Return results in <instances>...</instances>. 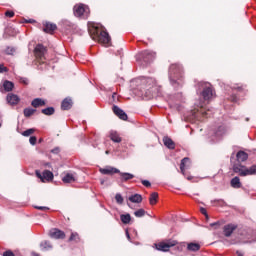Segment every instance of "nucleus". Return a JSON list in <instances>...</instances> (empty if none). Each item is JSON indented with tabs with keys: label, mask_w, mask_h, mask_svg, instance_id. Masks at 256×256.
I'll list each match as a JSON object with an SVG mask.
<instances>
[{
	"label": "nucleus",
	"mask_w": 256,
	"mask_h": 256,
	"mask_svg": "<svg viewBox=\"0 0 256 256\" xmlns=\"http://www.w3.org/2000/svg\"><path fill=\"white\" fill-rule=\"evenodd\" d=\"M125 233H126V237H127L128 241H131V235L129 234V230L126 229Z\"/></svg>",
	"instance_id": "obj_53"
},
{
	"label": "nucleus",
	"mask_w": 256,
	"mask_h": 256,
	"mask_svg": "<svg viewBox=\"0 0 256 256\" xmlns=\"http://www.w3.org/2000/svg\"><path fill=\"white\" fill-rule=\"evenodd\" d=\"M112 111L114 115H116V117L120 118L122 121H127L128 119L127 113H125L123 109L119 108V106L113 105Z\"/></svg>",
	"instance_id": "obj_12"
},
{
	"label": "nucleus",
	"mask_w": 256,
	"mask_h": 256,
	"mask_svg": "<svg viewBox=\"0 0 256 256\" xmlns=\"http://www.w3.org/2000/svg\"><path fill=\"white\" fill-rule=\"evenodd\" d=\"M77 239H79V234L72 233L70 238H69V241H77Z\"/></svg>",
	"instance_id": "obj_41"
},
{
	"label": "nucleus",
	"mask_w": 256,
	"mask_h": 256,
	"mask_svg": "<svg viewBox=\"0 0 256 256\" xmlns=\"http://www.w3.org/2000/svg\"><path fill=\"white\" fill-rule=\"evenodd\" d=\"M210 227H219V222L211 223Z\"/></svg>",
	"instance_id": "obj_55"
},
{
	"label": "nucleus",
	"mask_w": 256,
	"mask_h": 256,
	"mask_svg": "<svg viewBox=\"0 0 256 256\" xmlns=\"http://www.w3.org/2000/svg\"><path fill=\"white\" fill-rule=\"evenodd\" d=\"M119 175L121 176V181H130V179L135 177L133 174L127 172H120Z\"/></svg>",
	"instance_id": "obj_31"
},
{
	"label": "nucleus",
	"mask_w": 256,
	"mask_h": 256,
	"mask_svg": "<svg viewBox=\"0 0 256 256\" xmlns=\"http://www.w3.org/2000/svg\"><path fill=\"white\" fill-rule=\"evenodd\" d=\"M21 83H24V85H28L29 84V79L21 78Z\"/></svg>",
	"instance_id": "obj_52"
},
{
	"label": "nucleus",
	"mask_w": 256,
	"mask_h": 256,
	"mask_svg": "<svg viewBox=\"0 0 256 256\" xmlns=\"http://www.w3.org/2000/svg\"><path fill=\"white\" fill-rule=\"evenodd\" d=\"M6 53H7L8 55H13V53H15V49H13V48H7Z\"/></svg>",
	"instance_id": "obj_50"
},
{
	"label": "nucleus",
	"mask_w": 256,
	"mask_h": 256,
	"mask_svg": "<svg viewBox=\"0 0 256 256\" xmlns=\"http://www.w3.org/2000/svg\"><path fill=\"white\" fill-rule=\"evenodd\" d=\"M163 143L165 145V147H167L168 149H175V142H173V140L169 137H164L163 138Z\"/></svg>",
	"instance_id": "obj_27"
},
{
	"label": "nucleus",
	"mask_w": 256,
	"mask_h": 256,
	"mask_svg": "<svg viewBox=\"0 0 256 256\" xmlns=\"http://www.w3.org/2000/svg\"><path fill=\"white\" fill-rule=\"evenodd\" d=\"M117 101H119V98H118V96H117V93L114 92V93L112 94V102H113V103H117Z\"/></svg>",
	"instance_id": "obj_47"
},
{
	"label": "nucleus",
	"mask_w": 256,
	"mask_h": 256,
	"mask_svg": "<svg viewBox=\"0 0 256 256\" xmlns=\"http://www.w3.org/2000/svg\"><path fill=\"white\" fill-rule=\"evenodd\" d=\"M145 209L140 208L137 211L134 212L135 217L141 218V217H145Z\"/></svg>",
	"instance_id": "obj_38"
},
{
	"label": "nucleus",
	"mask_w": 256,
	"mask_h": 256,
	"mask_svg": "<svg viewBox=\"0 0 256 256\" xmlns=\"http://www.w3.org/2000/svg\"><path fill=\"white\" fill-rule=\"evenodd\" d=\"M32 255H33V256H39V254H37V253H35V252H33Z\"/></svg>",
	"instance_id": "obj_58"
},
{
	"label": "nucleus",
	"mask_w": 256,
	"mask_h": 256,
	"mask_svg": "<svg viewBox=\"0 0 256 256\" xmlns=\"http://www.w3.org/2000/svg\"><path fill=\"white\" fill-rule=\"evenodd\" d=\"M136 83L139 85L142 95H145L147 99H151L155 97V95H159L161 91V87L157 85V81L151 77H139L136 79Z\"/></svg>",
	"instance_id": "obj_1"
},
{
	"label": "nucleus",
	"mask_w": 256,
	"mask_h": 256,
	"mask_svg": "<svg viewBox=\"0 0 256 256\" xmlns=\"http://www.w3.org/2000/svg\"><path fill=\"white\" fill-rule=\"evenodd\" d=\"M6 101L7 103H9V105H17L19 101H21V99L19 98V96L10 93L7 95Z\"/></svg>",
	"instance_id": "obj_19"
},
{
	"label": "nucleus",
	"mask_w": 256,
	"mask_h": 256,
	"mask_svg": "<svg viewBox=\"0 0 256 256\" xmlns=\"http://www.w3.org/2000/svg\"><path fill=\"white\" fill-rule=\"evenodd\" d=\"M30 145H36L37 144V137L31 136L29 139Z\"/></svg>",
	"instance_id": "obj_42"
},
{
	"label": "nucleus",
	"mask_w": 256,
	"mask_h": 256,
	"mask_svg": "<svg viewBox=\"0 0 256 256\" xmlns=\"http://www.w3.org/2000/svg\"><path fill=\"white\" fill-rule=\"evenodd\" d=\"M41 113H43V115H53L55 113V108L53 107H47L41 110Z\"/></svg>",
	"instance_id": "obj_35"
},
{
	"label": "nucleus",
	"mask_w": 256,
	"mask_h": 256,
	"mask_svg": "<svg viewBox=\"0 0 256 256\" xmlns=\"http://www.w3.org/2000/svg\"><path fill=\"white\" fill-rule=\"evenodd\" d=\"M63 24L66 25L67 27H71V22L64 20Z\"/></svg>",
	"instance_id": "obj_54"
},
{
	"label": "nucleus",
	"mask_w": 256,
	"mask_h": 256,
	"mask_svg": "<svg viewBox=\"0 0 256 256\" xmlns=\"http://www.w3.org/2000/svg\"><path fill=\"white\" fill-rule=\"evenodd\" d=\"M99 172L102 175H115V173H120V170L113 166H106L105 168H100Z\"/></svg>",
	"instance_id": "obj_16"
},
{
	"label": "nucleus",
	"mask_w": 256,
	"mask_h": 256,
	"mask_svg": "<svg viewBox=\"0 0 256 256\" xmlns=\"http://www.w3.org/2000/svg\"><path fill=\"white\" fill-rule=\"evenodd\" d=\"M45 53H47V48H45L43 44L36 45L34 55L37 57V59H43V57H45Z\"/></svg>",
	"instance_id": "obj_13"
},
{
	"label": "nucleus",
	"mask_w": 256,
	"mask_h": 256,
	"mask_svg": "<svg viewBox=\"0 0 256 256\" xmlns=\"http://www.w3.org/2000/svg\"><path fill=\"white\" fill-rule=\"evenodd\" d=\"M227 133V128L225 126H220L218 129L215 131L214 135L217 140L221 139L223 135Z\"/></svg>",
	"instance_id": "obj_24"
},
{
	"label": "nucleus",
	"mask_w": 256,
	"mask_h": 256,
	"mask_svg": "<svg viewBox=\"0 0 256 256\" xmlns=\"http://www.w3.org/2000/svg\"><path fill=\"white\" fill-rule=\"evenodd\" d=\"M198 87L203 89L201 92V96L203 97L204 101H211V98L215 95V92H213V88H211V85L205 82H200L198 83Z\"/></svg>",
	"instance_id": "obj_9"
},
{
	"label": "nucleus",
	"mask_w": 256,
	"mask_h": 256,
	"mask_svg": "<svg viewBox=\"0 0 256 256\" xmlns=\"http://www.w3.org/2000/svg\"><path fill=\"white\" fill-rule=\"evenodd\" d=\"M8 69L3 64H0V73H7Z\"/></svg>",
	"instance_id": "obj_49"
},
{
	"label": "nucleus",
	"mask_w": 256,
	"mask_h": 256,
	"mask_svg": "<svg viewBox=\"0 0 256 256\" xmlns=\"http://www.w3.org/2000/svg\"><path fill=\"white\" fill-rule=\"evenodd\" d=\"M35 209H39L40 211H49V207L46 206H35Z\"/></svg>",
	"instance_id": "obj_45"
},
{
	"label": "nucleus",
	"mask_w": 256,
	"mask_h": 256,
	"mask_svg": "<svg viewBox=\"0 0 256 256\" xmlns=\"http://www.w3.org/2000/svg\"><path fill=\"white\" fill-rule=\"evenodd\" d=\"M235 229H237V226H235L233 224L225 225L224 226L225 237H231V235H233V231H235Z\"/></svg>",
	"instance_id": "obj_21"
},
{
	"label": "nucleus",
	"mask_w": 256,
	"mask_h": 256,
	"mask_svg": "<svg viewBox=\"0 0 256 256\" xmlns=\"http://www.w3.org/2000/svg\"><path fill=\"white\" fill-rule=\"evenodd\" d=\"M158 198H159V194L157 192L152 193L149 198L150 205H155L157 203Z\"/></svg>",
	"instance_id": "obj_34"
},
{
	"label": "nucleus",
	"mask_w": 256,
	"mask_h": 256,
	"mask_svg": "<svg viewBox=\"0 0 256 256\" xmlns=\"http://www.w3.org/2000/svg\"><path fill=\"white\" fill-rule=\"evenodd\" d=\"M236 159L238 163L234 164L232 169L235 173H237V175H239L240 177H248L249 175H256V165H253L250 168H247V166L241 164L247 161V159H249V154H247L243 150H240L236 154Z\"/></svg>",
	"instance_id": "obj_2"
},
{
	"label": "nucleus",
	"mask_w": 256,
	"mask_h": 256,
	"mask_svg": "<svg viewBox=\"0 0 256 256\" xmlns=\"http://www.w3.org/2000/svg\"><path fill=\"white\" fill-rule=\"evenodd\" d=\"M230 185L231 187H233V189H241V187H243V185L241 184V179H239L238 176H235L231 179Z\"/></svg>",
	"instance_id": "obj_22"
},
{
	"label": "nucleus",
	"mask_w": 256,
	"mask_h": 256,
	"mask_svg": "<svg viewBox=\"0 0 256 256\" xmlns=\"http://www.w3.org/2000/svg\"><path fill=\"white\" fill-rule=\"evenodd\" d=\"M169 81L171 86L183 87V67L179 64H172L169 68Z\"/></svg>",
	"instance_id": "obj_3"
},
{
	"label": "nucleus",
	"mask_w": 256,
	"mask_h": 256,
	"mask_svg": "<svg viewBox=\"0 0 256 256\" xmlns=\"http://www.w3.org/2000/svg\"><path fill=\"white\" fill-rule=\"evenodd\" d=\"M188 181H191V177L187 176Z\"/></svg>",
	"instance_id": "obj_59"
},
{
	"label": "nucleus",
	"mask_w": 256,
	"mask_h": 256,
	"mask_svg": "<svg viewBox=\"0 0 256 256\" xmlns=\"http://www.w3.org/2000/svg\"><path fill=\"white\" fill-rule=\"evenodd\" d=\"M224 89L226 93V99H228V101H232V103H237V101L239 100V98L237 97V93H242V91H245V88L238 84H235L233 86L226 85Z\"/></svg>",
	"instance_id": "obj_5"
},
{
	"label": "nucleus",
	"mask_w": 256,
	"mask_h": 256,
	"mask_svg": "<svg viewBox=\"0 0 256 256\" xmlns=\"http://www.w3.org/2000/svg\"><path fill=\"white\" fill-rule=\"evenodd\" d=\"M5 16H6V17H10V18H11V17H15V12H13V11H6V12H5Z\"/></svg>",
	"instance_id": "obj_46"
},
{
	"label": "nucleus",
	"mask_w": 256,
	"mask_h": 256,
	"mask_svg": "<svg viewBox=\"0 0 256 256\" xmlns=\"http://www.w3.org/2000/svg\"><path fill=\"white\" fill-rule=\"evenodd\" d=\"M35 133V129L30 128L27 129L26 131L22 132L23 137H29L30 135H33Z\"/></svg>",
	"instance_id": "obj_40"
},
{
	"label": "nucleus",
	"mask_w": 256,
	"mask_h": 256,
	"mask_svg": "<svg viewBox=\"0 0 256 256\" xmlns=\"http://www.w3.org/2000/svg\"><path fill=\"white\" fill-rule=\"evenodd\" d=\"M63 183H73L75 181V176L71 173H67L63 178H62Z\"/></svg>",
	"instance_id": "obj_32"
},
{
	"label": "nucleus",
	"mask_w": 256,
	"mask_h": 256,
	"mask_svg": "<svg viewBox=\"0 0 256 256\" xmlns=\"http://www.w3.org/2000/svg\"><path fill=\"white\" fill-rule=\"evenodd\" d=\"M171 247H174V249L178 250L179 252L183 251V245L179 244L176 240H168L166 242H161L158 245H156V248L158 251H164L167 252Z\"/></svg>",
	"instance_id": "obj_7"
},
{
	"label": "nucleus",
	"mask_w": 256,
	"mask_h": 256,
	"mask_svg": "<svg viewBox=\"0 0 256 256\" xmlns=\"http://www.w3.org/2000/svg\"><path fill=\"white\" fill-rule=\"evenodd\" d=\"M213 111L207 108H203V104H200L199 109L191 112L192 119H196V121H203V117H211Z\"/></svg>",
	"instance_id": "obj_8"
},
{
	"label": "nucleus",
	"mask_w": 256,
	"mask_h": 256,
	"mask_svg": "<svg viewBox=\"0 0 256 256\" xmlns=\"http://www.w3.org/2000/svg\"><path fill=\"white\" fill-rule=\"evenodd\" d=\"M3 87H4L5 91L9 92V91H13L15 84H13V82H11L9 80H5L3 83Z\"/></svg>",
	"instance_id": "obj_30"
},
{
	"label": "nucleus",
	"mask_w": 256,
	"mask_h": 256,
	"mask_svg": "<svg viewBox=\"0 0 256 256\" xmlns=\"http://www.w3.org/2000/svg\"><path fill=\"white\" fill-rule=\"evenodd\" d=\"M200 212L202 213V215L206 217V219H209V214H207V209L202 207L200 208Z\"/></svg>",
	"instance_id": "obj_44"
},
{
	"label": "nucleus",
	"mask_w": 256,
	"mask_h": 256,
	"mask_svg": "<svg viewBox=\"0 0 256 256\" xmlns=\"http://www.w3.org/2000/svg\"><path fill=\"white\" fill-rule=\"evenodd\" d=\"M57 29V24H53L50 22H46L44 24L43 31L44 33H49L50 35H53V32Z\"/></svg>",
	"instance_id": "obj_18"
},
{
	"label": "nucleus",
	"mask_w": 256,
	"mask_h": 256,
	"mask_svg": "<svg viewBox=\"0 0 256 256\" xmlns=\"http://www.w3.org/2000/svg\"><path fill=\"white\" fill-rule=\"evenodd\" d=\"M36 175L38 179H41V181H53V172L49 170H45L42 174L39 173V171H36Z\"/></svg>",
	"instance_id": "obj_14"
},
{
	"label": "nucleus",
	"mask_w": 256,
	"mask_h": 256,
	"mask_svg": "<svg viewBox=\"0 0 256 256\" xmlns=\"http://www.w3.org/2000/svg\"><path fill=\"white\" fill-rule=\"evenodd\" d=\"M103 183H105V181H104V180H101V185H103Z\"/></svg>",
	"instance_id": "obj_60"
},
{
	"label": "nucleus",
	"mask_w": 256,
	"mask_h": 256,
	"mask_svg": "<svg viewBox=\"0 0 256 256\" xmlns=\"http://www.w3.org/2000/svg\"><path fill=\"white\" fill-rule=\"evenodd\" d=\"M110 139L113 141V143H121V141H123L119 133L113 130L110 131Z\"/></svg>",
	"instance_id": "obj_23"
},
{
	"label": "nucleus",
	"mask_w": 256,
	"mask_h": 256,
	"mask_svg": "<svg viewBox=\"0 0 256 256\" xmlns=\"http://www.w3.org/2000/svg\"><path fill=\"white\" fill-rule=\"evenodd\" d=\"M120 221L124 224V225H129L131 223V214L127 213V214H121L120 215Z\"/></svg>",
	"instance_id": "obj_29"
},
{
	"label": "nucleus",
	"mask_w": 256,
	"mask_h": 256,
	"mask_svg": "<svg viewBox=\"0 0 256 256\" xmlns=\"http://www.w3.org/2000/svg\"><path fill=\"white\" fill-rule=\"evenodd\" d=\"M119 55H121V51H118Z\"/></svg>",
	"instance_id": "obj_61"
},
{
	"label": "nucleus",
	"mask_w": 256,
	"mask_h": 256,
	"mask_svg": "<svg viewBox=\"0 0 256 256\" xmlns=\"http://www.w3.org/2000/svg\"><path fill=\"white\" fill-rule=\"evenodd\" d=\"M156 54L151 50H144L136 55V61L142 67H147L150 63L155 61Z\"/></svg>",
	"instance_id": "obj_4"
},
{
	"label": "nucleus",
	"mask_w": 256,
	"mask_h": 256,
	"mask_svg": "<svg viewBox=\"0 0 256 256\" xmlns=\"http://www.w3.org/2000/svg\"><path fill=\"white\" fill-rule=\"evenodd\" d=\"M184 98L182 93H177L171 96L169 105L172 109H177V111H181V103H183Z\"/></svg>",
	"instance_id": "obj_11"
},
{
	"label": "nucleus",
	"mask_w": 256,
	"mask_h": 256,
	"mask_svg": "<svg viewBox=\"0 0 256 256\" xmlns=\"http://www.w3.org/2000/svg\"><path fill=\"white\" fill-rule=\"evenodd\" d=\"M49 236L52 239H65V232H63L62 230H59L57 228H54V229L50 230Z\"/></svg>",
	"instance_id": "obj_17"
},
{
	"label": "nucleus",
	"mask_w": 256,
	"mask_h": 256,
	"mask_svg": "<svg viewBox=\"0 0 256 256\" xmlns=\"http://www.w3.org/2000/svg\"><path fill=\"white\" fill-rule=\"evenodd\" d=\"M26 23H35V20H33V19L26 20Z\"/></svg>",
	"instance_id": "obj_57"
},
{
	"label": "nucleus",
	"mask_w": 256,
	"mask_h": 256,
	"mask_svg": "<svg viewBox=\"0 0 256 256\" xmlns=\"http://www.w3.org/2000/svg\"><path fill=\"white\" fill-rule=\"evenodd\" d=\"M94 29L98 37L99 43L105 45L106 47H109V45L111 44V36H109V33L103 30L104 28L101 25L94 26Z\"/></svg>",
	"instance_id": "obj_6"
},
{
	"label": "nucleus",
	"mask_w": 256,
	"mask_h": 256,
	"mask_svg": "<svg viewBox=\"0 0 256 256\" xmlns=\"http://www.w3.org/2000/svg\"><path fill=\"white\" fill-rule=\"evenodd\" d=\"M73 107V100L71 98H65L61 103L62 111H69Z\"/></svg>",
	"instance_id": "obj_20"
},
{
	"label": "nucleus",
	"mask_w": 256,
	"mask_h": 256,
	"mask_svg": "<svg viewBox=\"0 0 256 256\" xmlns=\"http://www.w3.org/2000/svg\"><path fill=\"white\" fill-rule=\"evenodd\" d=\"M199 249H201V244L200 243L190 242L187 245V250L192 251L193 253L199 251Z\"/></svg>",
	"instance_id": "obj_25"
},
{
	"label": "nucleus",
	"mask_w": 256,
	"mask_h": 256,
	"mask_svg": "<svg viewBox=\"0 0 256 256\" xmlns=\"http://www.w3.org/2000/svg\"><path fill=\"white\" fill-rule=\"evenodd\" d=\"M115 199H116V203H117L118 205H123L124 199H123V196H122L120 193H117V194L115 195Z\"/></svg>",
	"instance_id": "obj_39"
},
{
	"label": "nucleus",
	"mask_w": 256,
	"mask_h": 256,
	"mask_svg": "<svg viewBox=\"0 0 256 256\" xmlns=\"http://www.w3.org/2000/svg\"><path fill=\"white\" fill-rule=\"evenodd\" d=\"M187 169H191V159H189L188 157H185L181 160V164H180V171L182 175H184V177H185V171H187Z\"/></svg>",
	"instance_id": "obj_15"
},
{
	"label": "nucleus",
	"mask_w": 256,
	"mask_h": 256,
	"mask_svg": "<svg viewBox=\"0 0 256 256\" xmlns=\"http://www.w3.org/2000/svg\"><path fill=\"white\" fill-rule=\"evenodd\" d=\"M73 12L75 17H81L82 19H87V17H89V7L83 4L75 5Z\"/></svg>",
	"instance_id": "obj_10"
},
{
	"label": "nucleus",
	"mask_w": 256,
	"mask_h": 256,
	"mask_svg": "<svg viewBox=\"0 0 256 256\" xmlns=\"http://www.w3.org/2000/svg\"><path fill=\"white\" fill-rule=\"evenodd\" d=\"M141 183L144 187H151V182H149V180H142Z\"/></svg>",
	"instance_id": "obj_48"
},
{
	"label": "nucleus",
	"mask_w": 256,
	"mask_h": 256,
	"mask_svg": "<svg viewBox=\"0 0 256 256\" xmlns=\"http://www.w3.org/2000/svg\"><path fill=\"white\" fill-rule=\"evenodd\" d=\"M127 205H128V207H131V205H129V203Z\"/></svg>",
	"instance_id": "obj_62"
},
{
	"label": "nucleus",
	"mask_w": 256,
	"mask_h": 256,
	"mask_svg": "<svg viewBox=\"0 0 256 256\" xmlns=\"http://www.w3.org/2000/svg\"><path fill=\"white\" fill-rule=\"evenodd\" d=\"M35 111H37V110H35L33 108H25L24 109V116L31 117V115L35 114Z\"/></svg>",
	"instance_id": "obj_37"
},
{
	"label": "nucleus",
	"mask_w": 256,
	"mask_h": 256,
	"mask_svg": "<svg viewBox=\"0 0 256 256\" xmlns=\"http://www.w3.org/2000/svg\"><path fill=\"white\" fill-rule=\"evenodd\" d=\"M211 203H216L217 207H227V202L223 199L212 200Z\"/></svg>",
	"instance_id": "obj_36"
},
{
	"label": "nucleus",
	"mask_w": 256,
	"mask_h": 256,
	"mask_svg": "<svg viewBox=\"0 0 256 256\" xmlns=\"http://www.w3.org/2000/svg\"><path fill=\"white\" fill-rule=\"evenodd\" d=\"M3 256H15V254H13L11 251H6L3 253Z\"/></svg>",
	"instance_id": "obj_51"
},
{
	"label": "nucleus",
	"mask_w": 256,
	"mask_h": 256,
	"mask_svg": "<svg viewBox=\"0 0 256 256\" xmlns=\"http://www.w3.org/2000/svg\"><path fill=\"white\" fill-rule=\"evenodd\" d=\"M128 200L131 203H141V201H143V196H141V194H134L129 196Z\"/></svg>",
	"instance_id": "obj_28"
},
{
	"label": "nucleus",
	"mask_w": 256,
	"mask_h": 256,
	"mask_svg": "<svg viewBox=\"0 0 256 256\" xmlns=\"http://www.w3.org/2000/svg\"><path fill=\"white\" fill-rule=\"evenodd\" d=\"M32 107H35V109H37V107H43L46 105L45 100L41 99V98H35L32 102H31Z\"/></svg>",
	"instance_id": "obj_26"
},
{
	"label": "nucleus",
	"mask_w": 256,
	"mask_h": 256,
	"mask_svg": "<svg viewBox=\"0 0 256 256\" xmlns=\"http://www.w3.org/2000/svg\"><path fill=\"white\" fill-rule=\"evenodd\" d=\"M51 153H53L54 155H59V153H61V148L55 147L51 150Z\"/></svg>",
	"instance_id": "obj_43"
},
{
	"label": "nucleus",
	"mask_w": 256,
	"mask_h": 256,
	"mask_svg": "<svg viewBox=\"0 0 256 256\" xmlns=\"http://www.w3.org/2000/svg\"><path fill=\"white\" fill-rule=\"evenodd\" d=\"M40 248L42 251H49V249H53V246L51 245V242L44 241L40 243Z\"/></svg>",
	"instance_id": "obj_33"
},
{
	"label": "nucleus",
	"mask_w": 256,
	"mask_h": 256,
	"mask_svg": "<svg viewBox=\"0 0 256 256\" xmlns=\"http://www.w3.org/2000/svg\"><path fill=\"white\" fill-rule=\"evenodd\" d=\"M236 255L243 256V251H240V250L236 251Z\"/></svg>",
	"instance_id": "obj_56"
}]
</instances>
